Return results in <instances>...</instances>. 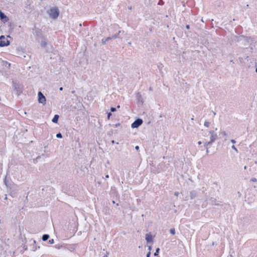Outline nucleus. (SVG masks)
I'll list each match as a JSON object with an SVG mask.
<instances>
[{"instance_id":"obj_1","label":"nucleus","mask_w":257,"mask_h":257,"mask_svg":"<svg viewBox=\"0 0 257 257\" xmlns=\"http://www.w3.org/2000/svg\"><path fill=\"white\" fill-rule=\"evenodd\" d=\"M48 13L51 18L56 19L58 17L60 12L57 7H54L50 9Z\"/></svg>"},{"instance_id":"obj_44","label":"nucleus","mask_w":257,"mask_h":257,"mask_svg":"<svg viewBox=\"0 0 257 257\" xmlns=\"http://www.w3.org/2000/svg\"><path fill=\"white\" fill-rule=\"evenodd\" d=\"M213 114H214V115H216V112H215L213 111Z\"/></svg>"},{"instance_id":"obj_38","label":"nucleus","mask_w":257,"mask_h":257,"mask_svg":"<svg viewBox=\"0 0 257 257\" xmlns=\"http://www.w3.org/2000/svg\"><path fill=\"white\" fill-rule=\"evenodd\" d=\"M136 150H138L139 149V147L138 146H136L135 147Z\"/></svg>"},{"instance_id":"obj_49","label":"nucleus","mask_w":257,"mask_h":257,"mask_svg":"<svg viewBox=\"0 0 257 257\" xmlns=\"http://www.w3.org/2000/svg\"><path fill=\"white\" fill-rule=\"evenodd\" d=\"M244 169H246V166H244Z\"/></svg>"},{"instance_id":"obj_48","label":"nucleus","mask_w":257,"mask_h":257,"mask_svg":"<svg viewBox=\"0 0 257 257\" xmlns=\"http://www.w3.org/2000/svg\"><path fill=\"white\" fill-rule=\"evenodd\" d=\"M117 108H119V107H120V106H119V105H117Z\"/></svg>"},{"instance_id":"obj_24","label":"nucleus","mask_w":257,"mask_h":257,"mask_svg":"<svg viewBox=\"0 0 257 257\" xmlns=\"http://www.w3.org/2000/svg\"><path fill=\"white\" fill-rule=\"evenodd\" d=\"M204 147H205V149H206V153H207V154H208V152H209L208 146H204Z\"/></svg>"},{"instance_id":"obj_11","label":"nucleus","mask_w":257,"mask_h":257,"mask_svg":"<svg viewBox=\"0 0 257 257\" xmlns=\"http://www.w3.org/2000/svg\"><path fill=\"white\" fill-rule=\"evenodd\" d=\"M197 196V192L195 190H193L190 192V197L191 199H194Z\"/></svg>"},{"instance_id":"obj_6","label":"nucleus","mask_w":257,"mask_h":257,"mask_svg":"<svg viewBox=\"0 0 257 257\" xmlns=\"http://www.w3.org/2000/svg\"><path fill=\"white\" fill-rule=\"evenodd\" d=\"M38 101L40 103H42L43 104H46V99L45 96L43 95L42 92L39 91L38 92Z\"/></svg>"},{"instance_id":"obj_12","label":"nucleus","mask_w":257,"mask_h":257,"mask_svg":"<svg viewBox=\"0 0 257 257\" xmlns=\"http://www.w3.org/2000/svg\"><path fill=\"white\" fill-rule=\"evenodd\" d=\"M59 118V116L58 114H55L52 119V121L54 123H57L58 121V119Z\"/></svg>"},{"instance_id":"obj_5","label":"nucleus","mask_w":257,"mask_h":257,"mask_svg":"<svg viewBox=\"0 0 257 257\" xmlns=\"http://www.w3.org/2000/svg\"><path fill=\"white\" fill-rule=\"evenodd\" d=\"M143 120L141 118H138L135 120L132 124L131 126L132 128H138L143 123Z\"/></svg>"},{"instance_id":"obj_31","label":"nucleus","mask_w":257,"mask_h":257,"mask_svg":"<svg viewBox=\"0 0 257 257\" xmlns=\"http://www.w3.org/2000/svg\"><path fill=\"white\" fill-rule=\"evenodd\" d=\"M163 4V2L162 0H160L158 3L159 5H162Z\"/></svg>"},{"instance_id":"obj_13","label":"nucleus","mask_w":257,"mask_h":257,"mask_svg":"<svg viewBox=\"0 0 257 257\" xmlns=\"http://www.w3.org/2000/svg\"><path fill=\"white\" fill-rule=\"evenodd\" d=\"M121 32V31H118V34L113 35L111 37V38L112 39H116V38H120V37H119V33H120Z\"/></svg>"},{"instance_id":"obj_28","label":"nucleus","mask_w":257,"mask_h":257,"mask_svg":"<svg viewBox=\"0 0 257 257\" xmlns=\"http://www.w3.org/2000/svg\"><path fill=\"white\" fill-rule=\"evenodd\" d=\"M111 115V112L107 113V118H108V119H109V118H110Z\"/></svg>"},{"instance_id":"obj_27","label":"nucleus","mask_w":257,"mask_h":257,"mask_svg":"<svg viewBox=\"0 0 257 257\" xmlns=\"http://www.w3.org/2000/svg\"><path fill=\"white\" fill-rule=\"evenodd\" d=\"M232 149H233L234 150H235L236 152H237V149L236 148V147H235L234 145H233L232 147H231Z\"/></svg>"},{"instance_id":"obj_4","label":"nucleus","mask_w":257,"mask_h":257,"mask_svg":"<svg viewBox=\"0 0 257 257\" xmlns=\"http://www.w3.org/2000/svg\"><path fill=\"white\" fill-rule=\"evenodd\" d=\"M13 87L18 95L22 92V87L20 83L13 82Z\"/></svg>"},{"instance_id":"obj_17","label":"nucleus","mask_w":257,"mask_h":257,"mask_svg":"<svg viewBox=\"0 0 257 257\" xmlns=\"http://www.w3.org/2000/svg\"><path fill=\"white\" fill-rule=\"evenodd\" d=\"M170 232L171 234L174 235L175 234V230L174 228H171L170 230Z\"/></svg>"},{"instance_id":"obj_20","label":"nucleus","mask_w":257,"mask_h":257,"mask_svg":"<svg viewBox=\"0 0 257 257\" xmlns=\"http://www.w3.org/2000/svg\"><path fill=\"white\" fill-rule=\"evenodd\" d=\"M56 137L57 138H62V134L60 133H59L56 134Z\"/></svg>"},{"instance_id":"obj_18","label":"nucleus","mask_w":257,"mask_h":257,"mask_svg":"<svg viewBox=\"0 0 257 257\" xmlns=\"http://www.w3.org/2000/svg\"><path fill=\"white\" fill-rule=\"evenodd\" d=\"M204 125H205L206 127H208L209 126V125H210V122H208V121H205L204 122Z\"/></svg>"},{"instance_id":"obj_39","label":"nucleus","mask_w":257,"mask_h":257,"mask_svg":"<svg viewBox=\"0 0 257 257\" xmlns=\"http://www.w3.org/2000/svg\"><path fill=\"white\" fill-rule=\"evenodd\" d=\"M109 178V175H106L105 176V178L107 179V178Z\"/></svg>"},{"instance_id":"obj_43","label":"nucleus","mask_w":257,"mask_h":257,"mask_svg":"<svg viewBox=\"0 0 257 257\" xmlns=\"http://www.w3.org/2000/svg\"><path fill=\"white\" fill-rule=\"evenodd\" d=\"M131 44H132L131 42H128V45L131 46Z\"/></svg>"},{"instance_id":"obj_7","label":"nucleus","mask_w":257,"mask_h":257,"mask_svg":"<svg viewBox=\"0 0 257 257\" xmlns=\"http://www.w3.org/2000/svg\"><path fill=\"white\" fill-rule=\"evenodd\" d=\"M0 19L4 23L7 22L9 20L8 17L2 11H0Z\"/></svg>"},{"instance_id":"obj_34","label":"nucleus","mask_w":257,"mask_h":257,"mask_svg":"<svg viewBox=\"0 0 257 257\" xmlns=\"http://www.w3.org/2000/svg\"><path fill=\"white\" fill-rule=\"evenodd\" d=\"M148 249L149 250V251H151V250L152 249V246H149Z\"/></svg>"},{"instance_id":"obj_50","label":"nucleus","mask_w":257,"mask_h":257,"mask_svg":"<svg viewBox=\"0 0 257 257\" xmlns=\"http://www.w3.org/2000/svg\"><path fill=\"white\" fill-rule=\"evenodd\" d=\"M112 203H113V204H114V203H115V201H112Z\"/></svg>"},{"instance_id":"obj_22","label":"nucleus","mask_w":257,"mask_h":257,"mask_svg":"<svg viewBox=\"0 0 257 257\" xmlns=\"http://www.w3.org/2000/svg\"><path fill=\"white\" fill-rule=\"evenodd\" d=\"M220 134L224 137H226L227 136V134L225 131L221 132Z\"/></svg>"},{"instance_id":"obj_23","label":"nucleus","mask_w":257,"mask_h":257,"mask_svg":"<svg viewBox=\"0 0 257 257\" xmlns=\"http://www.w3.org/2000/svg\"><path fill=\"white\" fill-rule=\"evenodd\" d=\"M110 110H111V111H112V112H114V111H116V108L113 107H111L110 108Z\"/></svg>"},{"instance_id":"obj_2","label":"nucleus","mask_w":257,"mask_h":257,"mask_svg":"<svg viewBox=\"0 0 257 257\" xmlns=\"http://www.w3.org/2000/svg\"><path fill=\"white\" fill-rule=\"evenodd\" d=\"M209 133L210 134V141L206 142L204 143V146H210L217 139V135L213 131H209Z\"/></svg>"},{"instance_id":"obj_32","label":"nucleus","mask_w":257,"mask_h":257,"mask_svg":"<svg viewBox=\"0 0 257 257\" xmlns=\"http://www.w3.org/2000/svg\"><path fill=\"white\" fill-rule=\"evenodd\" d=\"M186 28L187 29H190V26H189V25H187L186 26Z\"/></svg>"},{"instance_id":"obj_37","label":"nucleus","mask_w":257,"mask_h":257,"mask_svg":"<svg viewBox=\"0 0 257 257\" xmlns=\"http://www.w3.org/2000/svg\"><path fill=\"white\" fill-rule=\"evenodd\" d=\"M237 194H238V197H240L241 196V194L239 192H238Z\"/></svg>"},{"instance_id":"obj_9","label":"nucleus","mask_w":257,"mask_h":257,"mask_svg":"<svg viewBox=\"0 0 257 257\" xmlns=\"http://www.w3.org/2000/svg\"><path fill=\"white\" fill-rule=\"evenodd\" d=\"M136 98L139 101L141 102L142 103H143V98L142 97L141 92H139L137 93Z\"/></svg>"},{"instance_id":"obj_40","label":"nucleus","mask_w":257,"mask_h":257,"mask_svg":"<svg viewBox=\"0 0 257 257\" xmlns=\"http://www.w3.org/2000/svg\"><path fill=\"white\" fill-rule=\"evenodd\" d=\"M63 88L62 87H60V88H59V90H60V91H62V90H63Z\"/></svg>"},{"instance_id":"obj_16","label":"nucleus","mask_w":257,"mask_h":257,"mask_svg":"<svg viewBox=\"0 0 257 257\" xmlns=\"http://www.w3.org/2000/svg\"><path fill=\"white\" fill-rule=\"evenodd\" d=\"M159 251H160V248L158 247L157 248H156V251L154 252V255L155 256H157L159 254Z\"/></svg>"},{"instance_id":"obj_30","label":"nucleus","mask_w":257,"mask_h":257,"mask_svg":"<svg viewBox=\"0 0 257 257\" xmlns=\"http://www.w3.org/2000/svg\"><path fill=\"white\" fill-rule=\"evenodd\" d=\"M112 40V39L111 38V37H107V38L106 39V40L107 41V42L108 40Z\"/></svg>"},{"instance_id":"obj_15","label":"nucleus","mask_w":257,"mask_h":257,"mask_svg":"<svg viewBox=\"0 0 257 257\" xmlns=\"http://www.w3.org/2000/svg\"><path fill=\"white\" fill-rule=\"evenodd\" d=\"M47 42L46 41H43L41 42V46L42 47L44 48V47H45L47 46Z\"/></svg>"},{"instance_id":"obj_21","label":"nucleus","mask_w":257,"mask_h":257,"mask_svg":"<svg viewBox=\"0 0 257 257\" xmlns=\"http://www.w3.org/2000/svg\"><path fill=\"white\" fill-rule=\"evenodd\" d=\"M106 42H107V41L106 40V39H102L101 43L102 45H105L106 44Z\"/></svg>"},{"instance_id":"obj_10","label":"nucleus","mask_w":257,"mask_h":257,"mask_svg":"<svg viewBox=\"0 0 257 257\" xmlns=\"http://www.w3.org/2000/svg\"><path fill=\"white\" fill-rule=\"evenodd\" d=\"M146 239L147 242H150L152 241L153 237L152 235L150 233H148L146 235Z\"/></svg>"},{"instance_id":"obj_19","label":"nucleus","mask_w":257,"mask_h":257,"mask_svg":"<svg viewBox=\"0 0 257 257\" xmlns=\"http://www.w3.org/2000/svg\"><path fill=\"white\" fill-rule=\"evenodd\" d=\"M36 33L37 36H39L41 34V31L39 29L37 30L36 31Z\"/></svg>"},{"instance_id":"obj_33","label":"nucleus","mask_w":257,"mask_h":257,"mask_svg":"<svg viewBox=\"0 0 257 257\" xmlns=\"http://www.w3.org/2000/svg\"><path fill=\"white\" fill-rule=\"evenodd\" d=\"M230 142L233 144L235 143V141L234 140H231Z\"/></svg>"},{"instance_id":"obj_41","label":"nucleus","mask_w":257,"mask_h":257,"mask_svg":"<svg viewBox=\"0 0 257 257\" xmlns=\"http://www.w3.org/2000/svg\"><path fill=\"white\" fill-rule=\"evenodd\" d=\"M201 144H202V142H201V141H199V142H198V144L199 145H200Z\"/></svg>"},{"instance_id":"obj_14","label":"nucleus","mask_w":257,"mask_h":257,"mask_svg":"<svg viewBox=\"0 0 257 257\" xmlns=\"http://www.w3.org/2000/svg\"><path fill=\"white\" fill-rule=\"evenodd\" d=\"M49 237H50L49 235L45 234L42 236V239L43 241H45L49 239Z\"/></svg>"},{"instance_id":"obj_42","label":"nucleus","mask_w":257,"mask_h":257,"mask_svg":"<svg viewBox=\"0 0 257 257\" xmlns=\"http://www.w3.org/2000/svg\"><path fill=\"white\" fill-rule=\"evenodd\" d=\"M149 90H150V91H152V90H153V88H152V87H150V88H149Z\"/></svg>"},{"instance_id":"obj_29","label":"nucleus","mask_w":257,"mask_h":257,"mask_svg":"<svg viewBox=\"0 0 257 257\" xmlns=\"http://www.w3.org/2000/svg\"><path fill=\"white\" fill-rule=\"evenodd\" d=\"M151 253V251H149L147 254V257H150Z\"/></svg>"},{"instance_id":"obj_45","label":"nucleus","mask_w":257,"mask_h":257,"mask_svg":"<svg viewBox=\"0 0 257 257\" xmlns=\"http://www.w3.org/2000/svg\"><path fill=\"white\" fill-rule=\"evenodd\" d=\"M36 249H37V247H35V248L33 249V250L36 251Z\"/></svg>"},{"instance_id":"obj_47","label":"nucleus","mask_w":257,"mask_h":257,"mask_svg":"<svg viewBox=\"0 0 257 257\" xmlns=\"http://www.w3.org/2000/svg\"><path fill=\"white\" fill-rule=\"evenodd\" d=\"M112 142V144H114V141H112V142Z\"/></svg>"},{"instance_id":"obj_26","label":"nucleus","mask_w":257,"mask_h":257,"mask_svg":"<svg viewBox=\"0 0 257 257\" xmlns=\"http://www.w3.org/2000/svg\"><path fill=\"white\" fill-rule=\"evenodd\" d=\"M250 181L256 182L257 180H256V179L255 178H252L251 179Z\"/></svg>"},{"instance_id":"obj_51","label":"nucleus","mask_w":257,"mask_h":257,"mask_svg":"<svg viewBox=\"0 0 257 257\" xmlns=\"http://www.w3.org/2000/svg\"><path fill=\"white\" fill-rule=\"evenodd\" d=\"M33 241H34V243H36V241L35 240Z\"/></svg>"},{"instance_id":"obj_46","label":"nucleus","mask_w":257,"mask_h":257,"mask_svg":"<svg viewBox=\"0 0 257 257\" xmlns=\"http://www.w3.org/2000/svg\"><path fill=\"white\" fill-rule=\"evenodd\" d=\"M255 71L256 73H257V67L255 68Z\"/></svg>"},{"instance_id":"obj_36","label":"nucleus","mask_w":257,"mask_h":257,"mask_svg":"<svg viewBox=\"0 0 257 257\" xmlns=\"http://www.w3.org/2000/svg\"><path fill=\"white\" fill-rule=\"evenodd\" d=\"M179 194V193L178 192H175L174 193V195L176 196H178Z\"/></svg>"},{"instance_id":"obj_8","label":"nucleus","mask_w":257,"mask_h":257,"mask_svg":"<svg viewBox=\"0 0 257 257\" xmlns=\"http://www.w3.org/2000/svg\"><path fill=\"white\" fill-rule=\"evenodd\" d=\"M210 201L211 202V205H217V206L220 205V204L219 203V201H217L216 199H215L213 197L210 198Z\"/></svg>"},{"instance_id":"obj_35","label":"nucleus","mask_w":257,"mask_h":257,"mask_svg":"<svg viewBox=\"0 0 257 257\" xmlns=\"http://www.w3.org/2000/svg\"><path fill=\"white\" fill-rule=\"evenodd\" d=\"M120 125V123H116L115 124V126L116 127H118Z\"/></svg>"},{"instance_id":"obj_3","label":"nucleus","mask_w":257,"mask_h":257,"mask_svg":"<svg viewBox=\"0 0 257 257\" xmlns=\"http://www.w3.org/2000/svg\"><path fill=\"white\" fill-rule=\"evenodd\" d=\"M10 45V42L4 36H0V47H5Z\"/></svg>"},{"instance_id":"obj_25","label":"nucleus","mask_w":257,"mask_h":257,"mask_svg":"<svg viewBox=\"0 0 257 257\" xmlns=\"http://www.w3.org/2000/svg\"><path fill=\"white\" fill-rule=\"evenodd\" d=\"M54 241L53 239H51L49 240V244H53V243H54Z\"/></svg>"}]
</instances>
